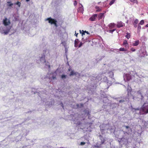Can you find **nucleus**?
Instances as JSON below:
<instances>
[{"label":"nucleus","instance_id":"obj_1","mask_svg":"<svg viewBox=\"0 0 148 148\" xmlns=\"http://www.w3.org/2000/svg\"><path fill=\"white\" fill-rule=\"evenodd\" d=\"M142 111L145 113H148V104L145 103L141 108Z\"/></svg>","mask_w":148,"mask_h":148},{"label":"nucleus","instance_id":"obj_2","mask_svg":"<svg viewBox=\"0 0 148 148\" xmlns=\"http://www.w3.org/2000/svg\"><path fill=\"white\" fill-rule=\"evenodd\" d=\"M3 23L4 25L6 26L10 25L11 23V22L10 19H8L7 18L5 17L3 19Z\"/></svg>","mask_w":148,"mask_h":148},{"label":"nucleus","instance_id":"obj_3","mask_svg":"<svg viewBox=\"0 0 148 148\" xmlns=\"http://www.w3.org/2000/svg\"><path fill=\"white\" fill-rule=\"evenodd\" d=\"M131 73H127L124 75V77L125 79H126L127 81H129L132 79V76L130 75Z\"/></svg>","mask_w":148,"mask_h":148},{"label":"nucleus","instance_id":"obj_4","mask_svg":"<svg viewBox=\"0 0 148 148\" xmlns=\"http://www.w3.org/2000/svg\"><path fill=\"white\" fill-rule=\"evenodd\" d=\"M46 21H48V22L50 24L52 25L56 22V20L51 18V17L48 18L46 19Z\"/></svg>","mask_w":148,"mask_h":148},{"label":"nucleus","instance_id":"obj_5","mask_svg":"<svg viewBox=\"0 0 148 148\" xmlns=\"http://www.w3.org/2000/svg\"><path fill=\"white\" fill-rule=\"evenodd\" d=\"M97 14H94L89 18V20L92 21H95L96 18L97 17Z\"/></svg>","mask_w":148,"mask_h":148},{"label":"nucleus","instance_id":"obj_6","mask_svg":"<svg viewBox=\"0 0 148 148\" xmlns=\"http://www.w3.org/2000/svg\"><path fill=\"white\" fill-rule=\"evenodd\" d=\"M77 11L79 12H81L82 13H83L84 9L83 7L82 4H81L80 6H79L78 9Z\"/></svg>","mask_w":148,"mask_h":148},{"label":"nucleus","instance_id":"obj_7","mask_svg":"<svg viewBox=\"0 0 148 148\" xmlns=\"http://www.w3.org/2000/svg\"><path fill=\"white\" fill-rule=\"evenodd\" d=\"M124 25L125 24L121 21L118 22L116 25L117 27L118 28L123 27Z\"/></svg>","mask_w":148,"mask_h":148},{"label":"nucleus","instance_id":"obj_8","mask_svg":"<svg viewBox=\"0 0 148 148\" xmlns=\"http://www.w3.org/2000/svg\"><path fill=\"white\" fill-rule=\"evenodd\" d=\"M115 24L114 23H111L108 25L109 28L112 29L115 28Z\"/></svg>","mask_w":148,"mask_h":148},{"label":"nucleus","instance_id":"obj_9","mask_svg":"<svg viewBox=\"0 0 148 148\" xmlns=\"http://www.w3.org/2000/svg\"><path fill=\"white\" fill-rule=\"evenodd\" d=\"M123 45L125 46V48L128 47V44L127 43V41L124 40L123 44Z\"/></svg>","mask_w":148,"mask_h":148},{"label":"nucleus","instance_id":"obj_10","mask_svg":"<svg viewBox=\"0 0 148 148\" xmlns=\"http://www.w3.org/2000/svg\"><path fill=\"white\" fill-rule=\"evenodd\" d=\"M104 16V13H100L98 15V18L99 20H100Z\"/></svg>","mask_w":148,"mask_h":148},{"label":"nucleus","instance_id":"obj_11","mask_svg":"<svg viewBox=\"0 0 148 148\" xmlns=\"http://www.w3.org/2000/svg\"><path fill=\"white\" fill-rule=\"evenodd\" d=\"M140 41L138 40L134 42V43L132 44V46H137L139 44Z\"/></svg>","mask_w":148,"mask_h":148},{"label":"nucleus","instance_id":"obj_12","mask_svg":"<svg viewBox=\"0 0 148 148\" xmlns=\"http://www.w3.org/2000/svg\"><path fill=\"white\" fill-rule=\"evenodd\" d=\"M81 34H82V36H83L84 35H85V33H86L88 34H90L87 31H84L83 30H82V31L81 30H79Z\"/></svg>","mask_w":148,"mask_h":148},{"label":"nucleus","instance_id":"obj_13","mask_svg":"<svg viewBox=\"0 0 148 148\" xmlns=\"http://www.w3.org/2000/svg\"><path fill=\"white\" fill-rule=\"evenodd\" d=\"M138 19H136L135 20L133 23V25H134V27L135 28H136L137 27V24L138 23Z\"/></svg>","mask_w":148,"mask_h":148},{"label":"nucleus","instance_id":"obj_14","mask_svg":"<svg viewBox=\"0 0 148 148\" xmlns=\"http://www.w3.org/2000/svg\"><path fill=\"white\" fill-rule=\"evenodd\" d=\"M95 8L96 9H97L96 11L97 12H101V9L98 6H96L95 7Z\"/></svg>","mask_w":148,"mask_h":148},{"label":"nucleus","instance_id":"obj_15","mask_svg":"<svg viewBox=\"0 0 148 148\" xmlns=\"http://www.w3.org/2000/svg\"><path fill=\"white\" fill-rule=\"evenodd\" d=\"M7 3L8 4H7V5L8 7H11L13 5V4L12 3L11 1H8L7 2Z\"/></svg>","mask_w":148,"mask_h":148},{"label":"nucleus","instance_id":"obj_16","mask_svg":"<svg viewBox=\"0 0 148 148\" xmlns=\"http://www.w3.org/2000/svg\"><path fill=\"white\" fill-rule=\"evenodd\" d=\"M10 29L11 27L8 28H7V29L6 30H4V34H7L9 32Z\"/></svg>","mask_w":148,"mask_h":148},{"label":"nucleus","instance_id":"obj_17","mask_svg":"<svg viewBox=\"0 0 148 148\" xmlns=\"http://www.w3.org/2000/svg\"><path fill=\"white\" fill-rule=\"evenodd\" d=\"M141 29V26L139 25H138L137 27V32L139 33L140 31V30Z\"/></svg>","mask_w":148,"mask_h":148},{"label":"nucleus","instance_id":"obj_18","mask_svg":"<svg viewBox=\"0 0 148 148\" xmlns=\"http://www.w3.org/2000/svg\"><path fill=\"white\" fill-rule=\"evenodd\" d=\"M78 39H76L75 41V47H77L78 46Z\"/></svg>","mask_w":148,"mask_h":148},{"label":"nucleus","instance_id":"obj_19","mask_svg":"<svg viewBox=\"0 0 148 148\" xmlns=\"http://www.w3.org/2000/svg\"><path fill=\"white\" fill-rule=\"evenodd\" d=\"M76 75V73L74 72L73 71H72L70 74V76H71V75Z\"/></svg>","mask_w":148,"mask_h":148},{"label":"nucleus","instance_id":"obj_20","mask_svg":"<svg viewBox=\"0 0 148 148\" xmlns=\"http://www.w3.org/2000/svg\"><path fill=\"white\" fill-rule=\"evenodd\" d=\"M131 2H132L133 3H136L137 4L138 3V1L137 0H129Z\"/></svg>","mask_w":148,"mask_h":148},{"label":"nucleus","instance_id":"obj_21","mask_svg":"<svg viewBox=\"0 0 148 148\" xmlns=\"http://www.w3.org/2000/svg\"><path fill=\"white\" fill-rule=\"evenodd\" d=\"M130 36L131 35L130 34L128 33H127V35L126 36V37L128 39L129 38H130Z\"/></svg>","mask_w":148,"mask_h":148},{"label":"nucleus","instance_id":"obj_22","mask_svg":"<svg viewBox=\"0 0 148 148\" xmlns=\"http://www.w3.org/2000/svg\"><path fill=\"white\" fill-rule=\"evenodd\" d=\"M120 51H126L127 50V49H125L123 48H121L119 49Z\"/></svg>","mask_w":148,"mask_h":148},{"label":"nucleus","instance_id":"obj_23","mask_svg":"<svg viewBox=\"0 0 148 148\" xmlns=\"http://www.w3.org/2000/svg\"><path fill=\"white\" fill-rule=\"evenodd\" d=\"M90 112L88 110H86L85 112V113L87 114V115L88 116V118H89V116L90 115Z\"/></svg>","mask_w":148,"mask_h":148},{"label":"nucleus","instance_id":"obj_24","mask_svg":"<svg viewBox=\"0 0 148 148\" xmlns=\"http://www.w3.org/2000/svg\"><path fill=\"white\" fill-rule=\"evenodd\" d=\"M14 4L18 5L19 7H20L21 5V3L20 2L18 1L17 2L15 3Z\"/></svg>","mask_w":148,"mask_h":148},{"label":"nucleus","instance_id":"obj_25","mask_svg":"<svg viewBox=\"0 0 148 148\" xmlns=\"http://www.w3.org/2000/svg\"><path fill=\"white\" fill-rule=\"evenodd\" d=\"M144 23V20H141L140 22L139 23V24H138V25H143Z\"/></svg>","mask_w":148,"mask_h":148},{"label":"nucleus","instance_id":"obj_26","mask_svg":"<svg viewBox=\"0 0 148 148\" xmlns=\"http://www.w3.org/2000/svg\"><path fill=\"white\" fill-rule=\"evenodd\" d=\"M115 1V0H112L110 2L109 4L111 5L113 4Z\"/></svg>","mask_w":148,"mask_h":148},{"label":"nucleus","instance_id":"obj_27","mask_svg":"<svg viewBox=\"0 0 148 148\" xmlns=\"http://www.w3.org/2000/svg\"><path fill=\"white\" fill-rule=\"evenodd\" d=\"M116 29H113L112 30H108V32H109L111 33H112L113 32L115 31Z\"/></svg>","mask_w":148,"mask_h":148},{"label":"nucleus","instance_id":"obj_28","mask_svg":"<svg viewBox=\"0 0 148 148\" xmlns=\"http://www.w3.org/2000/svg\"><path fill=\"white\" fill-rule=\"evenodd\" d=\"M130 50L132 52H134L135 51L136 49H135L134 47H132L130 49Z\"/></svg>","mask_w":148,"mask_h":148},{"label":"nucleus","instance_id":"obj_29","mask_svg":"<svg viewBox=\"0 0 148 148\" xmlns=\"http://www.w3.org/2000/svg\"><path fill=\"white\" fill-rule=\"evenodd\" d=\"M57 21H56V22H55L53 24H54V25L55 26V27H58V25L57 24Z\"/></svg>","mask_w":148,"mask_h":148},{"label":"nucleus","instance_id":"obj_30","mask_svg":"<svg viewBox=\"0 0 148 148\" xmlns=\"http://www.w3.org/2000/svg\"><path fill=\"white\" fill-rule=\"evenodd\" d=\"M73 4L75 6H76L77 4V1H75Z\"/></svg>","mask_w":148,"mask_h":148},{"label":"nucleus","instance_id":"obj_31","mask_svg":"<svg viewBox=\"0 0 148 148\" xmlns=\"http://www.w3.org/2000/svg\"><path fill=\"white\" fill-rule=\"evenodd\" d=\"M86 144V143L84 142H81L80 143V145H85Z\"/></svg>","mask_w":148,"mask_h":148},{"label":"nucleus","instance_id":"obj_32","mask_svg":"<svg viewBox=\"0 0 148 148\" xmlns=\"http://www.w3.org/2000/svg\"><path fill=\"white\" fill-rule=\"evenodd\" d=\"M61 77L62 78H65L66 77V75H62Z\"/></svg>","mask_w":148,"mask_h":148},{"label":"nucleus","instance_id":"obj_33","mask_svg":"<svg viewBox=\"0 0 148 148\" xmlns=\"http://www.w3.org/2000/svg\"><path fill=\"white\" fill-rule=\"evenodd\" d=\"M82 42H80L79 44V47H81L82 46Z\"/></svg>","mask_w":148,"mask_h":148},{"label":"nucleus","instance_id":"obj_34","mask_svg":"<svg viewBox=\"0 0 148 148\" xmlns=\"http://www.w3.org/2000/svg\"><path fill=\"white\" fill-rule=\"evenodd\" d=\"M52 79H56V76H52Z\"/></svg>","mask_w":148,"mask_h":148},{"label":"nucleus","instance_id":"obj_35","mask_svg":"<svg viewBox=\"0 0 148 148\" xmlns=\"http://www.w3.org/2000/svg\"><path fill=\"white\" fill-rule=\"evenodd\" d=\"M125 127L126 129H128L129 127L128 126H125Z\"/></svg>","mask_w":148,"mask_h":148},{"label":"nucleus","instance_id":"obj_36","mask_svg":"<svg viewBox=\"0 0 148 148\" xmlns=\"http://www.w3.org/2000/svg\"><path fill=\"white\" fill-rule=\"evenodd\" d=\"M78 34V33L76 34V33H75V35L77 37V35Z\"/></svg>","mask_w":148,"mask_h":148},{"label":"nucleus","instance_id":"obj_37","mask_svg":"<svg viewBox=\"0 0 148 148\" xmlns=\"http://www.w3.org/2000/svg\"><path fill=\"white\" fill-rule=\"evenodd\" d=\"M135 110H139L138 108L134 109Z\"/></svg>","mask_w":148,"mask_h":148},{"label":"nucleus","instance_id":"obj_38","mask_svg":"<svg viewBox=\"0 0 148 148\" xmlns=\"http://www.w3.org/2000/svg\"><path fill=\"white\" fill-rule=\"evenodd\" d=\"M145 27H148V24L145 25Z\"/></svg>","mask_w":148,"mask_h":148},{"label":"nucleus","instance_id":"obj_39","mask_svg":"<svg viewBox=\"0 0 148 148\" xmlns=\"http://www.w3.org/2000/svg\"><path fill=\"white\" fill-rule=\"evenodd\" d=\"M62 107L63 108H64V106H63V104L62 103Z\"/></svg>","mask_w":148,"mask_h":148},{"label":"nucleus","instance_id":"obj_40","mask_svg":"<svg viewBox=\"0 0 148 148\" xmlns=\"http://www.w3.org/2000/svg\"><path fill=\"white\" fill-rule=\"evenodd\" d=\"M30 0H26V1L27 2H28V1H29Z\"/></svg>","mask_w":148,"mask_h":148},{"label":"nucleus","instance_id":"obj_41","mask_svg":"<svg viewBox=\"0 0 148 148\" xmlns=\"http://www.w3.org/2000/svg\"><path fill=\"white\" fill-rule=\"evenodd\" d=\"M79 106V104H77V106Z\"/></svg>","mask_w":148,"mask_h":148},{"label":"nucleus","instance_id":"obj_42","mask_svg":"<svg viewBox=\"0 0 148 148\" xmlns=\"http://www.w3.org/2000/svg\"><path fill=\"white\" fill-rule=\"evenodd\" d=\"M46 62V61L45 60V62Z\"/></svg>","mask_w":148,"mask_h":148}]
</instances>
